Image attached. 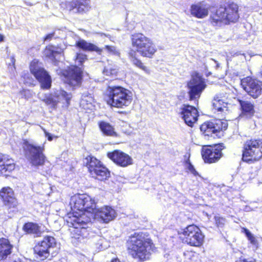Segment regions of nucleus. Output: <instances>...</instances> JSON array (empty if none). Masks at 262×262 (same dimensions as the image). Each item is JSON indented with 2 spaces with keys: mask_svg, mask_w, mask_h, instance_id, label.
Returning a JSON list of instances; mask_svg holds the SVG:
<instances>
[{
  "mask_svg": "<svg viewBox=\"0 0 262 262\" xmlns=\"http://www.w3.org/2000/svg\"><path fill=\"white\" fill-rule=\"evenodd\" d=\"M69 205L72 212L67 214V225L72 238L81 241L88 235L91 214L96 209V202L86 194H77L71 198Z\"/></svg>",
  "mask_w": 262,
  "mask_h": 262,
  "instance_id": "1",
  "label": "nucleus"
},
{
  "mask_svg": "<svg viewBox=\"0 0 262 262\" xmlns=\"http://www.w3.org/2000/svg\"><path fill=\"white\" fill-rule=\"evenodd\" d=\"M132 48L128 52L129 60L133 64L149 74L148 68L144 66L137 57V53L141 56L152 58L157 51V48L151 39L142 33L133 34L131 37Z\"/></svg>",
  "mask_w": 262,
  "mask_h": 262,
  "instance_id": "2",
  "label": "nucleus"
},
{
  "mask_svg": "<svg viewBox=\"0 0 262 262\" xmlns=\"http://www.w3.org/2000/svg\"><path fill=\"white\" fill-rule=\"evenodd\" d=\"M129 255L139 261L149 259L155 248L152 241L143 233H135L127 242Z\"/></svg>",
  "mask_w": 262,
  "mask_h": 262,
  "instance_id": "3",
  "label": "nucleus"
},
{
  "mask_svg": "<svg viewBox=\"0 0 262 262\" xmlns=\"http://www.w3.org/2000/svg\"><path fill=\"white\" fill-rule=\"evenodd\" d=\"M239 17L237 5L231 3L225 7H221L215 12H212L210 19L213 26L219 27L231 23H235Z\"/></svg>",
  "mask_w": 262,
  "mask_h": 262,
  "instance_id": "4",
  "label": "nucleus"
},
{
  "mask_svg": "<svg viewBox=\"0 0 262 262\" xmlns=\"http://www.w3.org/2000/svg\"><path fill=\"white\" fill-rule=\"evenodd\" d=\"M107 104L112 107L123 108L133 101L132 93L121 86H108L107 90Z\"/></svg>",
  "mask_w": 262,
  "mask_h": 262,
  "instance_id": "5",
  "label": "nucleus"
},
{
  "mask_svg": "<svg viewBox=\"0 0 262 262\" xmlns=\"http://www.w3.org/2000/svg\"><path fill=\"white\" fill-rule=\"evenodd\" d=\"M23 144L26 146L24 147L25 155L32 165L39 167L45 165L47 157L44 154V146L33 145L27 139L23 140Z\"/></svg>",
  "mask_w": 262,
  "mask_h": 262,
  "instance_id": "6",
  "label": "nucleus"
},
{
  "mask_svg": "<svg viewBox=\"0 0 262 262\" xmlns=\"http://www.w3.org/2000/svg\"><path fill=\"white\" fill-rule=\"evenodd\" d=\"M39 61L33 59L30 63L29 70L40 84V88L43 90L51 88L52 80L48 72L43 67L39 66Z\"/></svg>",
  "mask_w": 262,
  "mask_h": 262,
  "instance_id": "7",
  "label": "nucleus"
},
{
  "mask_svg": "<svg viewBox=\"0 0 262 262\" xmlns=\"http://www.w3.org/2000/svg\"><path fill=\"white\" fill-rule=\"evenodd\" d=\"M262 158V140H247L244 147L243 160L247 162H254Z\"/></svg>",
  "mask_w": 262,
  "mask_h": 262,
  "instance_id": "8",
  "label": "nucleus"
},
{
  "mask_svg": "<svg viewBox=\"0 0 262 262\" xmlns=\"http://www.w3.org/2000/svg\"><path fill=\"white\" fill-rule=\"evenodd\" d=\"M56 246L55 238L52 236L46 235L41 241L35 244L33 248V252L37 258L43 260L50 257L51 251Z\"/></svg>",
  "mask_w": 262,
  "mask_h": 262,
  "instance_id": "9",
  "label": "nucleus"
},
{
  "mask_svg": "<svg viewBox=\"0 0 262 262\" xmlns=\"http://www.w3.org/2000/svg\"><path fill=\"white\" fill-rule=\"evenodd\" d=\"M87 167L93 177L100 181L107 179L110 176V172L101 162L93 157L87 158Z\"/></svg>",
  "mask_w": 262,
  "mask_h": 262,
  "instance_id": "10",
  "label": "nucleus"
},
{
  "mask_svg": "<svg viewBox=\"0 0 262 262\" xmlns=\"http://www.w3.org/2000/svg\"><path fill=\"white\" fill-rule=\"evenodd\" d=\"M181 234L184 236V242L191 246L200 247L203 243L204 236L195 225L188 226L183 230Z\"/></svg>",
  "mask_w": 262,
  "mask_h": 262,
  "instance_id": "11",
  "label": "nucleus"
},
{
  "mask_svg": "<svg viewBox=\"0 0 262 262\" xmlns=\"http://www.w3.org/2000/svg\"><path fill=\"white\" fill-rule=\"evenodd\" d=\"M206 86L205 79L198 73L194 72L191 79L187 83L190 100L199 98Z\"/></svg>",
  "mask_w": 262,
  "mask_h": 262,
  "instance_id": "12",
  "label": "nucleus"
},
{
  "mask_svg": "<svg viewBox=\"0 0 262 262\" xmlns=\"http://www.w3.org/2000/svg\"><path fill=\"white\" fill-rule=\"evenodd\" d=\"M244 90L253 98L256 99L261 94L262 82L247 77L241 81Z\"/></svg>",
  "mask_w": 262,
  "mask_h": 262,
  "instance_id": "13",
  "label": "nucleus"
},
{
  "mask_svg": "<svg viewBox=\"0 0 262 262\" xmlns=\"http://www.w3.org/2000/svg\"><path fill=\"white\" fill-rule=\"evenodd\" d=\"M0 199L10 211L13 212L17 209L18 203L11 187H4L0 190Z\"/></svg>",
  "mask_w": 262,
  "mask_h": 262,
  "instance_id": "14",
  "label": "nucleus"
},
{
  "mask_svg": "<svg viewBox=\"0 0 262 262\" xmlns=\"http://www.w3.org/2000/svg\"><path fill=\"white\" fill-rule=\"evenodd\" d=\"M227 127L228 123L226 120L216 119L204 123L201 126L200 129L205 136H210L220 130H226Z\"/></svg>",
  "mask_w": 262,
  "mask_h": 262,
  "instance_id": "15",
  "label": "nucleus"
},
{
  "mask_svg": "<svg viewBox=\"0 0 262 262\" xmlns=\"http://www.w3.org/2000/svg\"><path fill=\"white\" fill-rule=\"evenodd\" d=\"M82 78V71L77 66H72L67 70V84L74 89L80 86Z\"/></svg>",
  "mask_w": 262,
  "mask_h": 262,
  "instance_id": "16",
  "label": "nucleus"
},
{
  "mask_svg": "<svg viewBox=\"0 0 262 262\" xmlns=\"http://www.w3.org/2000/svg\"><path fill=\"white\" fill-rule=\"evenodd\" d=\"M222 147L219 144L214 147H203L202 155L204 161L209 163L217 161L222 156Z\"/></svg>",
  "mask_w": 262,
  "mask_h": 262,
  "instance_id": "17",
  "label": "nucleus"
},
{
  "mask_svg": "<svg viewBox=\"0 0 262 262\" xmlns=\"http://www.w3.org/2000/svg\"><path fill=\"white\" fill-rule=\"evenodd\" d=\"M230 94L225 92L216 95L212 100L213 111L214 113H222L227 111V106L230 102Z\"/></svg>",
  "mask_w": 262,
  "mask_h": 262,
  "instance_id": "18",
  "label": "nucleus"
},
{
  "mask_svg": "<svg viewBox=\"0 0 262 262\" xmlns=\"http://www.w3.org/2000/svg\"><path fill=\"white\" fill-rule=\"evenodd\" d=\"M180 115L185 123L191 127L198 120V112L194 106L183 105L181 108Z\"/></svg>",
  "mask_w": 262,
  "mask_h": 262,
  "instance_id": "19",
  "label": "nucleus"
},
{
  "mask_svg": "<svg viewBox=\"0 0 262 262\" xmlns=\"http://www.w3.org/2000/svg\"><path fill=\"white\" fill-rule=\"evenodd\" d=\"M108 157L117 165L125 167L133 164V159L127 154L120 150H114L107 154Z\"/></svg>",
  "mask_w": 262,
  "mask_h": 262,
  "instance_id": "20",
  "label": "nucleus"
},
{
  "mask_svg": "<svg viewBox=\"0 0 262 262\" xmlns=\"http://www.w3.org/2000/svg\"><path fill=\"white\" fill-rule=\"evenodd\" d=\"M14 160L9 156L0 154V176L7 177L15 169Z\"/></svg>",
  "mask_w": 262,
  "mask_h": 262,
  "instance_id": "21",
  "label": "nucleus"
},
{
  "mask_svg": "<svg viewBox=\"0 0 262 262\" xmlns=\"http://www.w3.org/2000/svg\"><path fill=\"white\" fill-rule=\"evenodd\" d=\"M90 215L93 217H100L105 223H108L116 216L115 210L109 206H105L92 212Z\"/></svg>",
  "mask_w": 262,
  "mask_h": 262,
  "instance_id": "22",
  "label": "nucleus"
},
{
  "mask_svg": "<svg viewBox=\"0 0 262 262\" xmlns=\"http://www.w3.org/2000/svg\"><path fill=\"white\" fill-rule=\"evenodd\" d=\"M67 8L70 12L75 13H86L91 8V2L90 0H72Z\"/></svg>",
  "mask_w": 262,
  "mask_h": 262,
  "instance_id": "23",
  "label": "nucleus"
},
{
  "mask_svg": "<svg viewBox=\"0 0 262 262\" xmlns=\"http://www.w3.org/2000/svg\"><path fill=\"white\" fill-rule=\"evenodd\" d=\"M63 55V51H59L53 45L49 44L45 47L42 51V58L49 59L57 64L61 56Z\"/></svg>",
  "mask_w": 262,
  "mask_h": 262,
  "instance_id": "24",
  "label": "nucleus"
},
{
  "mask_svg": "<svg viewBox=\"0 0 262 262\" xmlns=\"http://www.w3.org/2000/svg\"><path fill=\"white\" fill-rule=\"evenodd\" d=\"M209 6L204 2L193 4L190 7L191 14L198 18H203L208 15Z\"/></svg>",
  "mask_w": 262,
  "mask_h": 262,
  "instance_id": "25",
  "label": "nucleus"
},
{
  "mask_svg": "<svg viewBox=\"0 0 262 262\" xmlns=\"http://www.w3.org/2000/svg\"><path fill=\"white\" fill-rule=\"evenodd\" d=\"M13 245L7 238H0V261L6 260L12 253Z\"/></svg>",
  "mask_w": 262,
  "mask_h": 262,
  "instance_id": "26",
  "label": "nucleus"
},
{
  "mask_svg": "<svg viewBox=\"0 0 262 262\" xmlns=\"http://www.w3.org/2000/svg\"><path fill=\"white\" fill-rule=\"evenodd\" d=\"M241 110V116L250 118L252 117L254 113V104L249 101L238 100Z\"/></svg>",
  "mask_w": 262,
  "mask_h": 262,
  "instance_id": "27",
  "label": "nucleus"
},
{
  "mask_svg": "<svg viewBox=\"0 0 262 262\" xmlns=\"http://www.w3.org/2000/svg\"><path fill=\"white\" fill-rule=\"evenodd\" d=\"M22 229L26 234L34 235L36 237L40 236L41 234L40 227L36 223L31 222L25 223Z\"/></svg>",
  "mask_w": 262,
  "mask_h": 262,
  "instance_id": "28",
  "label": "nucleus"
},
{
  "mask_svg": "<svg viewBox=\"0 0 262 262\" xmlns=\"http://www.w3.org/2000/svg\"><path fill=\"white\" fill-rule=\"evenodd\" d=\"M77 46L85 51H96L99 54L102 52V49H100L97 46L84 40H80L76 43Z\"/></svg>",
  "mask_w": 262,
  "mask_h": 262,
  "instance_id": "29",
  "label": "nucleus"
},
{
  "mask_svg": "<svg viewBox=\"0 0 262 262\" xmlns=\"http://www.w3.org/2000/svg\"><path fill=\"white\" fill-rule=\"evenodd\" d=\"M99 126L102 133L108 136L116 137L117 133L115 132L114 127L108 123L101 121L99 123Z\"/></svg>",
  "mask_w": 262,
  "mask_h": 262,
  "instance_id": "30",
  "label": "nucleus"
},
{
  "mask_svg": "<svg viewBox=\"0 0 262 262\" xmlns=\"http://www.w3.org/2000/svg\"><path fill=\"white\" fill-rule=\"evenodd\" d=\"M118 71L117 66L111 62L104 66L103 73L105 76L114 77L117 75Z\"/></svg>",
  "mask_w": 262,
  "mask_h": 262,
  "instance_id": "31",
  "label": "nucleus"
},
{
  "mask_svg": "<svg viewBox=\"0 0 262 262\" xmlns=\"http://www.w3.org/2000/svg\"><path fill=\"white\" fill-rule=\"evenodd\" d=\"M93 102L94 99L91 94H84L82 96L80 104L85 110L92 109Z\"/></svg>",
  "mask_w": 262,
  "mask_h": 262,
  "instance_id": "32",
  "label": "nucleus"
},
{
  "mask_svg": "<svg viewBox=\"0 0 262 262\" xmlns=\"http://www.w3.org/2000/svg\"><path fill=\"white\" fill-rule=\"evenodd\" d=\"M58 96H52L51 94L45 95L44 98L42 100L47 105L55 106L58 102Z\"/></svg>",
  "mask_w": 262,
  "mask_h": 262,
  "instance_id": "33",
  "label": "nucleus"
},
{
  "mask_svg": "<svg viewBox=\"0 0 262 262\" xmlns=\"http://www.w3.org/2000/svg\"><path fill=\"white\" fill-rule=\"evenodd\" d=\"M102 49L106 50L107 53L111 55L120 57V51L115 46L106 45Z\"/></svg>",
  "mask_w": 262,
  "mask_h": 262,
  "instance_id": "34",
  "label": "nucleus"
},
{
  "mask_svg": "<svg viewBox=\"0 0 262 262\" xmlns=\"http://www.w3.org/2000/svg\"><path fill=\"white\" fill-rule=\"evenodd\" d=\"M245 233L250 243L254 248L257 249L258 247V242L256 237L247 229H245Z\"/></svg>",
  "mask_w": 262,
  "mask_h": 262,
  "instance_id": "35",
  "label": "nucleus"
},
{
  "mask_svg": "<svg viewBox=\"0 0 262 262\" xmlns=\"http://www.w3.org/2000/svg\"><path fill=\"white\" fill-rule=\"evenodd\" d=\"M21 78L23 79V81L25 84L31 85H34L33 84L34 80L29 73H24L21 75Z\"/></svg>",
  "mask_w": 262,
  "mask_h": 262,
  "instance_id": "36",
  "label": "nucleus"
},
{
  "mask_svg": "<svg viewBox=\"0 0 262 262\" xmlns=\"http://www.w3.org/2000/svg\"><path fill=\"white\" fill-rule=\"evenodd\" d=\"M185 165H186V169L191 173H192L193 176H199V177H200V176H199L198 172L195 169L194 166L190 163L189 159H187L186 161Z\"/></svg>",
  "mask_w": 262,
  "mask_h": 262,
  "instance_id": "37",
  "label": "nucleus"
},
{
  "mask_svg": "<svg viewBox=\"0 0 262 262\" xmlns=\"http://www.w3.org/2000/svg\"><path fill=\"white\" fill-rule=\"evenodd\" d=\"M86 59V56L83 54L78 53L76 55V63H78L79 65H81Z\"/></svg>",
  "mask_w": 262,
  "mask_h": 262,
  "instance_id": "38",
  "label": "nucleus"
},
{
  "mask_svg": "<svg viewBox=\"0 0 262 262\" xmlns=\"http://www.w3.org/2000/svg\"><path fill=\"white\" fill-rule=\"evenodd\" d=\"M214 220L216 224L218 227H222L226 222L225 219L224 218L221 217L219 216H215Z\"/></svg>",
  "mask_w": 262,
  "mask_h": 262,
  "instance_id": "39",
  "label": "nucleus"
},
{
  "mask_svg": "<svg viewBox=\"0 0 262 262\" xmlns=\"http://www.w3.org/2000/svg\"><path fill=\"white\" fill-rule=\"evenodd\" d=\"M55 34V32H52L50 33L47 34L43 37L42 41L43 42L51 41L54 38Z\"/></svg>",
  "mask_w": 262,
  "mask_h": 262,
  "instance_id": "40",
  "label": "nucleus"
},
{
  "mask_svg": "<svg viewBox=\"0 0 262 262\" xmlns=\"http://www.w3.org/2000/svg\"><path fill=\"white\" fill-rule=\"evenodd\" d=\"M235 262H256V260L252 257L248 258L240 257L239 259H237Z\"/></svg>",
  "mask_w": 262,
  "mask_h": 262,
  "instance_id": "41",
  "label": "nucleus"
},
{
  "mask_svg": "<svg viewBox=\"0 0 262 262\" xmlns=\"http://www.w3.org/2000/svg\"><path fill=\"white\" fill-rule=\"evenodd\" d=\"M43 131L46 137L48 138V140L49 141H52L53 140V137H52L51 135L48 133L45 129H43Z\"/></svg>",
  "mask_w": 262,
  "mask_h": 262,
  "instance_id": "42",
  "label": "nucleus"
},
{
  "mask_svg": "<svg viewBox=\"0 0 262 262\" xmlns=\"http://www.w3.org/2000/svg\"><path fill=\"white\" fill-rule=\"evenodd\" d=\"M97 34L101 37L105 36V37H108V38H110L111 39V36L109 34H105L103 33H98Z\"/></svg>",
  "mask_w": 262,
  "mask_h": 262,
  "instance_id": "43",
  "label": "nucleus"
},
{
  "mask_svg": "<svg viewBox=\"0 0 262 262\" xmlns=\"http://www.w3.org/2000/svg\"><path fill=\"white\" fill-rule=\"evenodd\" d=\"M10 60H11V63L12 64V65L13 66H14L15 65V58L14 56H11L10 57Z\"/></svg>",
  "mask_w": 262,
  "mask_h": 262,
  "instance_id": "44",
  "label": "nucleus"
},
{
  "mask_svg": "<svg viewBox=\"0 0 262 262\" xmlns=\"http://www.w3.org/2000/svg\"><path fill=\"white\" fill-rule=\"evenodd\" d=\"M71 98V95H68L67 94V104L68 103V100L70 99Z\"/></svg>",
  "mask_w": 262,
  "mask_h": 262,
  "instance_id": "45",
  "label": "nucleus"
},
{
  "mask_svg": "<svg viewBox=\"0 0 262 262\" xmlns=\"http://www.w3.org/2000/svg\"><path fill=\"white\" fill-rule=\"evenodd\" d=\"M111 262H120V261L118 258H115V259H112Z\"/></svg>",
  "mask_w": 262,
  "mask_h": 262,
  "instance_id": "46",
  "label": "nucleus"
},
{
  "mask_svg": "<svg viewBox=\"0 0 262 262\" xmlns=\"http://www.w3.org/2000/svg\"><path fill=\"white\" fill-rule=\"evenodd\" d=\"M4 40V36L0 34V42L3 41Z\"/></svg>",
  "mask_w": 262,
  "mask_h": 262,
  "instance_id": "47",
  "label": "nucleus"
},
{
  "mask_svg": "<svg viewBox=\"0 0 262 262\" xmlns=\"http://www.w3.org/2000/svg\"><path fill=\"white\" fill-rule=\"evenodd\" d=\"M55 254V253H54V252H52V253H51L52 256H55V254Z\"/></svg>",
  "mask_w": 262,
  "mask_h": 262,
  "instance_id": "48",
  "label": "nucleus"
},
{
  "mask_svg": "<svg viewBox=\"0 0 262 262\" xmlns=\"http://www.w3.org/2000/svg\"><path fill=\"white\" fill-rule=\"evenodd\" d=\"M260 73H261V74L262 75V66H261V70H260Z\"/></svg>",
  "mask_w": 262,
  "mask_h": 262,
  "instance_id": "49",
  "label": "nucleus"
}]
</instances>
